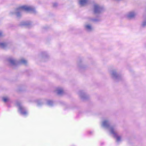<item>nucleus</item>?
Instances as JSON below:
<instances>
[{
    "label": "nucleus",
    "instance_id": "nucleus-21",
    "mask_svg": "<svg viewBox=\"0 0 146 146\" xmlns=\"http://www.w3.org/2000/svg\"><path fill=\"white\" fill-rule=\"evenodd\" d=\"M57 5H58V4L56 3H54L53 4V6L54 7H56V6H57Z\"/></svg>",
    "mask_w": 146,
    "mask_h": 146
},
{
    "label": "nucleus",
    "instance_id": "nucleus-2",
    "mask_svg": "<svg viewBox=\"0 0 146 146\" xmlns=\"http://www.w3.org/2000/svg\"><path fill=\"white\" fill-rule=\"evenodd\" d=\"M24 11H30L33 13H35L36 12L33 7L27 5H24L17 9L15 12H11L10 14L11 15L15 14L17 17H19L21 15V13Z\"/></svg>",
    "mask_w": 146,
    "mask_h": 146
},
{
    "label": "nucleus",
    "instance_id": "nucleus-14",
    "mask_svg": "<svg viewBox=\"0 0 146 146\" xmlns=\"http://www.w3.org/2000/svg\"><path fill=\"white\" fill-rule=\"evenodd\" d=\"M8 44L6 42H0V47L2 48H5L7 46Z\"/></svg>",
    "mask_w": 146,
    "mask_h": 146
},
{
    "label": "nucleus",
    "instance_id": "nucleus-18",
    "mask_svg": "<svg viewBox=\"0 0 146 146\" xmlns=\"http://www.w3.org/2000/svg\"><path fill=\"white\" fill-rule=\"evenodd\" d=\"M3 101L4 102H6L9 100V98L8 97H4L3 98Z\"/></svg>",
    "mask_w": 146,
    "mask_h": 146
},
{
    "label": "nucleus",
    "instance_id": "nucleus-19",
    "mask_svg": "<svg viewBox=\"0 0 146 146\" xmlns=\"http://www.w3.org/2000/svg\"><path fill=\"white\" fill-rule=\"evenodd\" d=\"M90 20L93 22H96L98 21V20L96 19H93L90 18Z\"/></svg>",
    "mask_w": 146,
    "mask_h": 146
},
{
    "label": "nucleus",
    "instance_id": "nucleus-5",
    "mask_svg": "<svg viewBox=\"0 0 146 146\" xmlns=\"http://www.w3.org/2000/svg\"><path fill=\"white\" fill-rule=\"evenodd\" d=\"M104 10L103 7L98 4H95L94 5V12L95 14H98L101 13Z\"/></svg>",
    "mask_w": 146,
    "mask_h": 146
},
{
    "label": "nucleus",
    "instance_id": "nucleus-3",
    "mask_svg": "<svg viewBox=\"0 0 146 146\" xmlns=\"http://www.w3.org/2000/svg\"><path fill=\"white\" fill-rule=\"evenodd\" d=\"M7 61L9 64L12 66L18 64H26L27 62V60L24 59H21L17 62L15 59L12 58H8L7 59Z\"/></svg>",
    "mask_w": 146,
    "mask_h": 146
},
{
    "label": "nucleus",
    "instance_id": "nucleus-15",
    "mask_svg": "<svg viewBox=\"0 0 146 146\" xmlns=\"http://www.w3.org/2000/svg\"><path fill=\"white\" fill-rule=\"evenodd\" d=\"M144 19L142 24V26L144 27L146 26V16L144 15Z\"/></svg>",
    "mask_w": 146,
    "mask_h": 146
},
{
    "label": "nucleus",
    "instance_id": "nucleus-17",
    "mask_svg": "<svg viewBox=\"0 0 146 146\" xmlns=\"http://www.w3.org/2000/svg\"><path fill=\"white\" fill-rule=\"evenodd\" d=\"M47 104L50 106H52L53 104V101L52 100H49L47 102Z\"/></svg>",
    "mask_w": 146,
    "mask_h": 146
},
{
    "label": "nucleus",
    "instance_id": "nucleus-20",
    "mask_svg": "<svg viewBox=\"0 0 146 146\" xmlns=\"http://www.w3.org/2000/svg\"><path fill=\"white\" fill-rule=\"evenodd\" d=\"M4 35L3 32L1 31H0V37L3 36Z\"/></svg>",
    "mask_w": 146,
    "mask_h": 146
},
{
    "label": "nucleus",
    "instance_id": "nucleus-9",
    "mask_svg": "<svg viewBox=\"0 0 146 146\" xmlns=\"http://www.w3.org/2000/svg\"><path fill=\"white\" fill-rule=\"evenodd\" d=\"M84 29L88 32H91L93 30V28L92 25L89 23H86L84 25Z\"/></svg>",
    "mask_w": 146,
    "mask_h": 146
},
{
    "label": "nucleus",
    "instance_id": "nucleus-13",
    "mask_svg": "<svg viewBox=\"0 0 146 146\" xmlns=\"http://www.w3.org/2000/svg\"><path fill=\"white\" fill-rule=\"evenodd\" d=\"M40 57L43 58H45L48 57L49 56L48 54L46 52H42L40 53Z\"/></svg>",
    "mask_w": 146,
    "mask_h": 146
},
{
    "label": "nucleus",
    "instance_id": "nucleus-10",
    "mask_svg": "<svg viewBox=\"0 0 146 146\" xmlns=\"http://www.w3.org/2000/svg\"><path fill=\"white\" fill-rule=\"evenodd\" d=\"M77 65L78 68L80 69L84 68L86 66L83 63L82 61L81 60H79L77 62Z\"/></svg>",
    "mask_w": 146,
    "mask_h": 146
},
{
    "label": "nucleus",
    "instance_id": "nucleus-1",
    "mask_svg": "<svg viewBox=\"0 0 146 146\" xmlns=\"http://www.w3.org/2000/svg\"><path fill=\"white\" fill-rule=\"evenodd\" d=\"M102 126L103 128L108 129L109 131L110 134L116 138L117 142H119L121 141V136H118L117 133V128L115 126H110L109 120L106 119L104 120L102 123Z\"/></svg>",
    "mask_w": 146,
    "mask_h": 146
},
{
    "label": "nucleus",
    "instance_id": "nucleus-7",
    "mask_svg": "<svg viewBox=\"0 0 146 146\" xmlns=\"http://www.w3.org/2000/svg\"><path fill=\"white\" fill-rule=\"evenodd\" d=\"M17 105L18 106L19 111L21 114L23 115H26L28 114V112L25 110V108L19 102L17 103Z\"/></svg>",
    "mask_w": 146,
    "mask_h": 146
},
{
    "label": "nucleus",
    "instance_id": "nucleus-11",
    "mask_svg": "<svg viewBox=\"0 0 146 146\" xmlns=\"http://www.w3.org/2000/svg\"><path fill=\"white\" fill-rule=\"evenodd\" d=\"M90 1H79L78 3L81 6L87 5L90 3Z\"/></svg>",
    "mask_w": 146,
    "mask_h": 146
},
{
    "label": "nucleus",
    "instance_id": "nucleus-4",
    "mask_svg": "<svg viewBox=\"0 0 146 146\" xmlns=\"http://www.w3.org/2000/svg\"><path fill=\"white\" fill-rule=\"evenodd\" d=\"M110 74L113 79L116 81L120 80L122 78V77L120 75L117 74L115 69L110 71Z\"/></svg>",
    "mask_w": 146,
    "mask_h": 146
},
{
    "label": "nucleus",
    "instance_id": "nucleus-6",
    "mask_svg": "<svg viewBox=\"0 0 146 146\" xmlns=\"http://www.w3.org/2000/svg\"><path fill=\"white\" fill-rule=\"evenodd\" d=\"M78 95L81 100H84L89 98V95L84 91H80L78 93Z\"/></svg>",
    "mask_w": 146,
    "mask_h": 146
},
{
    "label": "nucleus",
    "instance_id": "nucleus-8",
    "mask_svg": "<svg viewBox=\"0 0 146 146\" xmlns=\"http://www.w3.org/2000/svg\"><path fill=\"white\" fill-rule=\"evenodd\" d=\"M137 15V13L135 11H132L128 12L126 15V16L127 18L129 19H131L135 17Z\"/></svg>",
    "mask_w": 146,
    "mask_h": 146
},
{
    "label": "nucleus",
    "instance_id": "nucleus-16",
    "mask_svg": "<svg viewBox=\"0 0 146 146\" xmlns=\"http://www.w3.org/2000/svg\"><path fill=\"white\" fill-rule=\"evenodd\" d=\"M23 25L29 27L31 25V23L30 22L27 21L23 22Z\"/></svg>",
    "mask_w": 146,
    "mask_h": 146
},
{
    "label": "nucleus",
    "instance_id": "nucleus-12",
    "mask_svg": "<svg viewBox=\"0 0 146 146\" xmlns=\"http://www.w3.org/2000/svg\"><path fill=\"white\" fill-rule=\"evenodd\" d=\"M55 92L56 93L59 95H62L64 93L63 89L60 87L56 88L55 90Z\"/></svg>",
    "mask_w": 146,
    "mask_h": 146
}]
</instances>
